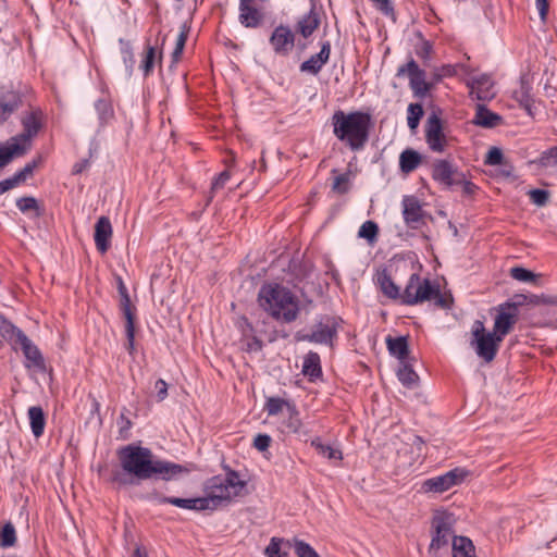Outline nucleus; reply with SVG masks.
<instances>
[{
	"label": "nucleus",
	"instance_id": "1",
	"mask_svg": "<svg viewBox=\"0 0 557 557\" xmlns=\"http://www.w3.org/2000/svg\"><path fill=\"white\" fill-rule=\"evenodd\" d=\"M333 133L352 151H360L369 140L372 127L371 115L362 111L345 113L337 110L332 115Z\"/></svg>",
	"mask_w": 557,
	"mask_h": 557
},
{
	"label": "nucleus",
	"instance_id": "2",
	"mask_svg": "<svg viewBox=\"0 0 557 557\" xmlns=\"http://www.w3.org/2000/svg\"><path fill=\"white\" fill-rule=\"evenodd\" d=\"M258 302L269 315L284 323L294 322L300 312L298 298L287 287L276 283L260 287Z\"/></svg>",
	"mask_w": 557,
	"mask_h": 557
},
{
	"label": "nucleus",
	"instance_id": "3",
	"mask_svg": "<svg viewBox=\"0 0 557 557\" xmlns=\"http://www.w3.org/2000/svg\"><path fill=\"white\" fill-rule=\"evenodd\" d=\"M21 124L23 131L20 134L0 143V171L32 149L33 139L44 127L42 111L39 108L33 109L22 117Z\"/></svg>",
	"mask_w": 557,
	"mask_h": 557
},
{
	"label": "nucleus",
	"instance_id": "4",
	"mask_svg": "<svg viewBox=\"0 0 557 557\" xmlns=\"http://www.w3.org/2000/svg\"><path fill=\"white\" fill-rule=\"evenodd\" d=\"M424 301H434V305L442 309H449L451 305V299L442 294L438 284L412 273L401 294V304L414 306Z\"/></svg>",
	"mask_w": 557,
	"mask_h": 557
},
{
	"label": "nucleus",
	"instance_id": "5",
	"mask_svg": "<svg viewBox=\"0 0 557 557\" xmlns=\"http://www.w3.org/2000/svg\"><path fill=\"white\" fill-rule=\"evenodd\" d=\"M246 481L239 479L237 471L227 469L225 478L215 475L208 480L205 490L208 502V510H215L223 502H230L240 495L246 486Z\"/></svg>",
	"mask_w": 557,
	"mask_h": 557
},
{
	"label": "nucleus",
	"instance_id": "6",
	"mask_svg": "<svg viewBox=\"0 0 557 557\" xmlns=\"http://www.w3.org/2000/svg\"><path fill=\"white\" fill-rule=\"evenodd\" d=\"M117 458L122 470L137 480H148L153 459L152 451L147 447L126 445L117 450Z\"/></svg>",
	"mask_w": 557,
	"mask_h": 557
},
{
	"label": "nucleus",
	"instance_id": "7",
	"mask_svg": "<svg viewBox=\"0 0 557 557\" xmlns=\"http://www.w3.org/2000/svg\"><path fill=\"white\" fill-rule=\"evenodd\" d=\"M342 323L343 320L339 317L321 314L317 318L310 332L298 331L295 334V339L332 347L337 339Z\"/></svg>",
	"mask_w": 557,
	"mask_h": 557
},
{
	"label": "nucleus",
	"instance_id": "8",
	"mask_svg": "<svg viewBox=\"0 0 557 557\" xmlns=\"http://www.w3.org/2000/svg\"><path fill=\"white\" fill-rule=\"evenodd\" d=\"M472 339L471 347L475 350L476 355L485 362H492L499 349L503 337L493 332H486L484 323L475 320L471 329Z\"/></svg>",
	"mask_w": 557,
	"mask_h": 557
},
{
	"label": "nucleus",
	"instance_id": "9",
	"mask_svg": "<svg viewBox=\"0 0 557 557\" xmlns=\"http://www.w3.org/2000/svg\"><path fill=\"white\" fill-rule=\"evenodd\" d=\"M9 341L14 347L20 346L26 360V367L44 368L45 361L38 347L27 337V335L17 326L10 324L5 331Z\"/></svg>",
	"mask_w": 557,
	"mask_h": 557
},
{
	"label": "nucleus",
	"instance_id": "10",
	"mask_svg": "<svg viewBox=\"0 0 557 557\" xmlns=\"http://www.w3.org/2000/svg\"><path fill=\"white\" fill-rule=\"evenodd\" d=\"M467 474L468 472L462 468L451 469L441 475L424 480L421 485V491L423 493L442 494L460 484Z\"/></svg>",
	"mask_w": 557,
	"mask_h": 557
},
{
	"label": "nucleus",
	"instance_id": "11",
	"mask_svg": "<svg viewBox=\"0 0 557 557\" xmlns=\"http://www.w3.org/2000/svg\"><path fill=\"white\" fill-rule=\"evenodd\" d=\"M432 529L434 530L429 552L436 555L442 547H446L450 540H454L451 517L447 513H437L433 517Z\"/></svg>",
	"mask_w": 557,
	"mask_h": 557
},
{
	"label": "nucleus",
	"instance_id": "12",
	"mask_svg": "<svg viewBox=\"0 0 557 557\" xmlns=\"http://www.w3.org/2000/svg\"><path fill=\"white\" fill-rule=\"evenodd\" d=\"M405 75H408L409 86L416 97L423 98L432 89V84L425 81V72L419 67L412 58L397 69L396 76L403 77Z\"/></svg>",
	"mask_w": 557,
	"mask_h": 557
},
{
	"label": "nucleus",
	"instance_id": "13",
	"mask_svg": "<svg viewBox=\"0 0 557 557\" xmlns=\"http://www.w3.org/2000/svg\"><path fill=\"white\" fill-rule=\"evenodd\" d=\"M432 178L444 187L451 188L463 181V173L453 162L440 159L432 164Z\"/></svg>",
	"mask_w": 557,
	"mask_h": 557
},
{
	"label": "nucleus",
	"instance_id": "14",
	"mask_svg": "<svg viewBox=\"0 0 557 557\" xmlns=\"http://www.w3.org/2000/svg\"><path fill=\"white\" fill-rule=\"evenodd\" d=\"M193 465H180L162 459H152L149 471V479H160L163 481L174 480L183 474H187L193 470Z\"/></svg>",
	"mask_w": 557,
	"mask_h": 557
},
{
	"label": "nucleus",
	"instance_id": "15",
	"mask_svg": "<svg viewBox=\"0 0 557 557\" xmlns=\"http://www.w3.org/2000/svg\"><path fill=\"white\" fill-rule=\"evenodd\" d=\"M143 498L150 502H157L158 504H171L173 506L188 510H208V502L205 500L203 497L180 498L174 496H164L160 494L157 490H152L151 492L143 496Z\"/></svg>",
	"mask_w": 557,
	"mask_h": 557
},
{
	"label": "nucleus",
	"instance_id": "16",
	"mask_svg": "<svg viewBox=\"0 0 557 557\" xmlns=\"http://www.w3.org/2000/svg\"><path fill=\"white\" fill-rule=\"evenodd\" d=\"M424 132L429 148L434 152H443L446 148L447 140L443 133L442 120L435 113H432L428 117Z\"/></svg>",
	"mask_w": 557,
	"mask_h": 557
},
{
	"label": "nucleus",
	"instance_id": "17",
	"mask_svg": "<svg viewBox=\"0 0 557 557\" xmlns=\"http://www.w3.org/2000/svg\"><path fill=\"white\" fill-rule=\"evenodd\" d=\"M493 331L500 337L509 334L518 321L519 310L513 305L500 304L497 307Z\"/></svg>",
	"mask_w": 557,
	"mask_h": 557
},
{
	"label": "nucleus",
	"instance_id": "18",
	"mask_svg": "<svg viewBox=\"0 0 557 557\" xmlns=\"http://www.w3.org/2000/svg\"><path fill=\"white\" fill-rule=\"evenodd\" d=\"M401 205L406 225L412 230L420 228L424 224L425 215L420 201L414 196H405Z\"/></svg>",
	"mask_w": 557,
	"mask_h": 557
},
{
	"label": "nucleus",
	"instance_id": "19",
	"mask_svg": "<svg viewBox=\"0 0 557 557\" xmlns=\"http://www.w3.org/2000/svg\"><path fill=\"white\" fill-rule=\"evenodd\" d=\"M270 45L276 54L287 55L294 48L295 35L288 26L278 25L270 37Z\"/></svg>",
	"mask_w": 557,
	"mask_h": 557
},
{
	"label": "nucleus",
	"instance_id": "20",
	"mask_svg": "<svg viewBox=\"0 0 557 557\" xmlns=\"http://www.w3.org/2000/svg\"><path fill=\"white\" fill-rule=\"evenodd\" d=\"M23 106V95L18 90L8 89L0 94V126Z\"/></svg>",
	"mask_w": 557,
	"mask_h": 557
},
{
	"label": "nucleus",
	"instance_id": "21",
	"mask_svg": "<svg viewBox=\"0 0 557 557\" xmlns=\"http://www.w3.org/2000/svg\"><path fill=\"white\" fill-rule=\"evenodd\" d=\"M467 85L470 88V96L480 101L491 100L495 96L493 82L488 75L483 74L472 77Z\"/></svg>",
	"mask_w": 557,
	"mask_h": 557
},
{
	"label": "nucleus",
	"instance_id": "22",
	"mask_svg": "<svg viewBox=\"0 0 557 557\" xmlns=\"http://www.w3.org/2000/svg\"><path fill=\"white\" fill-rule=\"evenodd\" d=\"M112 237V225L108 216H100L95 225L94 239L99 252L104 253L110 248Z\"/></svg>",
	"mask_w": 557,
	"mask_h": 557
},
{
	"label": "nucleus",
	"instance_id": "23",
	"mask_svg": "<svg viewBox=\"0 0 557 557\" xmlns=\"http://www.w3.org/2000/svg\"><path fill=\"white\" fill-rule=\"evenodd\" d=\"M331 55V42L324 41L321 45L320 52L311 55L307 61L300 64V72L317 75L327 63Z\"/></svg>",
	"mask_w": 557,
	"mask_h": 557
},
{
	"label": "nucleus",
	"instance_id": "24",
	"mask_svg": "<svg viewBox=\"0 0 557 557\" xmlns=\"http://www.w3.org/2000/svg\"><path fill=\"white\" fill-rule=\"evenodd\" d=\"M374 282L384 296L389 299H399L401 301L403 293H400L399 287L392 280L387 269L377 271L374 277Z\"/></svg>",
	"mask_w": 557,
	"mask_h": 557
},
{
	"label": "nucleus",
	"instance_id": "25",
	"mask_svg": "<svg viewBox=\"0 0 557 557\" xmlns=\"http://www.w3.org/2000/svg\"><path fill=\"white\" fill-rule=\"evenodd\" d=\"M239 9V23L246 28H257L263 21L262 12L252 4H246Z\"/></svg>",
	"mask_w": 557,
	"mask_h": 557
},
{
	"label": "nucleus",
	"instance_id": "26",
	"mask_svg": "<svg viewBox=\"0 0 557 557\" xmlns=\"http://www.w3.org/2000/svg\"><path fill=\"white\" fill-rule=\"evenodd\" d=\"M503 121V117L490 111L484 104L476 106V112L473 119V124L484 127V128H493L498 126Z\"/></svg>",
	"mask_w": 557,
	"mask_h": 557
},
{
	"label": "nucleus",
	"instance_id": "27",
	"mask_svg": "<svg viewBox=\"0 0 557 557\" xmlns=\"http://www.w3.org/2000/svg\"><path fill=\"white\" fill-rule=\"evenodd\" d=\"M98 117V132L104 129L114 120V110L109 99H98L95 104Z\"/></svg>",
	"mask_w": 557,
	"mask_h": 557
},
{
	"label": "nucleus",
	"instance_id": "28",
	"mask_svg": "<svg viewBox=\"0 0 557 557\" xmlns=\"http://www.w3.org/2000/svg\"><path fill=\"white\" fill-rule=\"evenodd\" d=\"M301 372L310 381H314L322 375L321 359L318 352L309 351L305 356Z\"/></svg>",
	"mask_w": 557,
	"mask_h": 557
},
{
	"label": "nucleus",
	"instance_id": "29",
	"mask_svg": "<svg viewBox=\"0 0 557 557\" xmlns=\"http://www.w3.org/2000/svg\"><path fill=\"white\" fill-rule=\"evenodd\" d=\"M386 345L389 354L396 357L400 362L407 361L409 356V346L405 336L386 338Z\"/></svg>",
	"mask_w": 557,
	"mask_h": 557
},
{
	"label": "nucleus",
	"instance_id": "30",
	"mask_svg": "<svg viewBox=\"0 0 557 557\" xmlns=\"http://www.w3.org/2000/svg\"><path fill=\"white\" fill-rule=\"evenodd\" d=\"M28 419L32 433L35 437H40L45 432L46 416L40 406H33L28 408Z\"/></svg>",
	"mask_w": 557,
	"mask_h": 557
},
{
	"label": "nucleus",
	"instance_id": "31",
	"mask_svg": "<svg viewBox=\"0 0 557 557\" xmlns=\"http://www.w3.org/2000/svg\"><path fill=\"white\" fill-rule=\"evenodd\" d=\"M319 24L320 18L314 7H312L311 10L298 21L297 29L305 38H308L318 28Z\"/></svg>",
	"mask_w": 557,
	"mask_h": 557
},
{
	"label": "nucleus",
	"instance_id": "32",
	"mask_svg": "<svg viewBox=\"0 0 557 557\" xmlns=\"http://www.w3.org/2000/svg\"><path fill=\"white\" fill-rule=\"evenodd\" d=\"M531 90V85L527 81L521 79L520 87L513 92L515 99L530 115L532 114V107L534 103Z\"/></svg>",
	"mask_w": 557,
	"mask_h": 557
},
{
	"label": "nucleus",
	"instance_id": "33",
	"mask_svg": "<svg viewBox=\"0 0 557 557\" xmlns=\"http://www.w3.org/2000/svg\"><path fill=\"white\" fill-rule=\"evenodd\" d=\"M292 542L278 537H272L269 545L264 549L268 557H289Z\"/></svg>",
	"mask_w": 557,
	"mask_h": 557
},
{
	"label": "nucleus",
	"instance_id": "34",
	"mask_svg": "<svg viewBox=\"0 0 557 557\" xmlns=\"http://www.w3.org/2000/svg\"><path fill=\"white\" fill-rule=\"evenodd\" d=\"M421 154L413 149H406L400 153L399 168L404 173L413 172L421 163Z\"/></svg>",
	"mask_w": 557,
	"mask_h": 557
},
{
	"label": "nucleus",
	"instance_id": "35",
	"mask_svg": "<svg viewBox=\"0 0 557 557\" xmlns=\"http://www.w3.org/2000/svg\"><path fill=\"white\" fill-rule=\"evenodd\" d=\"M453 557H474V546L472 542L465 536H454Z\"/></svg>",
	"mask_w": 557,
	"mask_h": 557
},
{
	"label": "nucleus",
	"instance_id": "36",
	"mask_svg": "<svg viewBox=\"0 0 557 557\" xmlns=\"http://www.w3.org/2000/svg\"><path fill=\"white\" fill-rule=\"evenodd\" d=\"M311 446L315 448L319 455L330 460H342V451L331 445L323 444L319 437L311 441Z\"/></svg>",
	"mask_w": 557,
	"mask_h": 557
},
{
	"label": "nucleus",
	"instance_id": "37",
	"mask_svg": "<svg viewBox=\"0 0 557 557\" xmlns=\"http://www.w3.org/2000/svg\"><path fill=\"white\" fill-rule=\"evenodd\" d=\"M398 380L407 387H412L417 384L419 376L407 361L400 362L397 371Z\"/></svg>",
	"mask_w": 557,
	"mask_h": 557
},
{
	"label": "nucleus",
	"instance_id": "38",
	"mask_svg": "<svg viewBox=\"0 0 557 557\" xmlns=\"http://www.w3.org/2000/svg\"><path fill=\"white\" fill-rule=\"evenodd\" d=\"M119 44L121 47V55H122V60L125 65L126 72L131 75L133 73L134 65H135V58H134L132 45L128 40H125L123 38H121L119 40Z\"/></svg>",
	"mask_w": 557,
	"mask_h": 557
},
{
	"label": "nucleus",
	"instance_id": "39",
	"mask_svg": "<svg viewBox=\"0 0 557 557\" xmlns=\"http://www.w3.org/2000/svg\"><path fill=\"white\" fill-rule=\"evenodd\" d=\"M16 543V531L11 522H7L0 530V547L9 548Z\"/></svg>",
	"mask_w": 557,
	"mask_h": 557
},
{
	"label": "nucleus",
	"instance_id": "40",
	"mask_svg": "<svg viewBox=\"0 0 557 557\" xmlns=\"http://www.w3.org/2000/svg\"><path fill=\"white\" fill-rule=\"evenodd\" d=\"M350 172L338 174L334 177L332 190L336 194L344 195L350 189Z\"/></svg>",
	"mask_w": 557,
	"mask_h": 557
},
{
	"label": "nucleus",
	"instance_id": "41",
	"mask_svg": "<svg viewBox=\"0 0 557 557\" xmlns=\"http://www.w3.org/2000/svg\"><path fill=\"white\" fill-rule=\"evenodd\" d=\"M407 124L410 129L418 127L421 117L423 116V108L420 103H410L408 106Z\"/></svg>",
	"mask_w": 557,
	"mask_h": 557
},
{
	"label": "nucleus",
	"instance_id": "42",
	"mask_svg": "<svg viewBox=\"0 0 557 557\" xmlns=\"http://www.w3.org/2000/svg\"><path fill=\"white\" fill-rule=\"evenodd\" d=\"M535 163L542 168L557 166V146L543 151Z\"/></svg>",
	"mask_w": 557,
	"mask_h": 557
},
{
	"label": "nucleus",
	"instance_id": "43",
	"mask_svg": "<svg viewBox=\"0 0 557 557\" xmlns=\"http://www.w3.org/2000/svg\"><path fill=\"white\" fill-rule=\"evenodd\" d=\"M509 274L513 280L523 283H533L537 278V275L535 273L522 267L511 268Z\"/></svg>",
	"mask_w": 557,
	"mask_h": 557
},
{
	"label": "nucleus",
	"instance_id": "44",
	"mask_svg": "<svg viewBox=\"0 0 557 557\" xmlns=\"http://www.w3.org/2000/svg\"><path fill=\"white\" fill-rule=\"evenodd\" d=\"M379 233V226L373 221H366L359 228L358 236L373 243Z\"/></svg>",
	"mask_w": 557,
	"mask_h": 557
},
{
	"label": "nucleus",
	"instance_id": "45",
	"mask_svg": "<svg viewBox=\"0 0 557 557\" xmlns=\"http://www.w3.org/2000/svg\"><path fill=\"white\" fill-rule=\"evenodd\" d=\"M288 406H292L288 401L280 397H270L267 399L264 409L269 416H276L284 407L288 410Z\"/></svg>",
	"mask_w": 557,
	"mask_h": 557
},
{
	"label": "nucleus",
	"instance_id": "46",
	"mask_svg": "<svg viewBox=\"0 0 557 557\" xmlns=\"http://www.w3.org/2000/svg\"><path fill=\"white\" fill-rule=\"evenodd\" d=\"M40 162L41 157H38L37 159H34L30 162L26 163L23 169H21L13 175L15 177V181H17L18 184L24 183L29 176L33 175L35 169L40 164Z\"/></svg>",
	"mask_w": 557,
	"mask_h": 557
},
{
	"label": "nucleus",
	"instance_id": "47",
	"mask_svg": "<svg viewBox=\"0 0 557 557\" xmlns=\"http://www.w3.org/2000/svg\"><path fill=\"white\" fill-rule=\"evenodd\" d=\"M292 547H294L297 557H319L314 548L302 540L295 539Z\"/></svg>",
	"mask_w": 557,
	"mask_h": 557
},
{
	"label": "nucleus",
	"instance_id": "48",
	"mask_svg": "<svg viewBox=\"0 0 557 557\" xmlns=\"http://www.w3.org/2000/svg\"><path fill=\"white\" fill-rule=\"evenodd\" d=\"M111 481L116 483L119 486H126L137 484L139 480L135 479L132 474L125 472L124 470H116L112 473Z\"/></svg>",
	"mask_w": 557,
	"mask_h": 557
},
{
	"label": "nucleus",
	"instance_id": "49",
	"mask_svg": "<svg viewBox=\"0 0 557 557\" xmlns=\"http://www.w3.org/2000/svg\"><path fill=\"white\" fill-rule=\"evenodd\" d=\"M121 310L126 323L135 324V308L132 306L129 295L121 296Z\"/></svg>",
	"mask_w": 557,
	"mask_h": 557
},
{
	"label": "nucleus",
	"instance_id": "50",
	"mask_svg": "<svg viewBox=\"0 0 557 557\" xmlns=\"http://www.w3.org/2000/svg\"><path fill=\"white\" fill-rule=\"evenodd\" d=\"M154 59H156V49L151 46H148L146 49V55L140 64V69L144 72V76H148L154 65Z\"/></svg>",
	"mask_w": 557,
	"mask_h": 557
},
{
	"label": "nucleus",
	"instance_id": "51",
	"mask_svg": "<svg viewBox=\"0 0 557 557\" xmlns=\"http://www.w3.org/2000/svg\"><path fill=\"white\" fill-rule=\"evenodd\" d=\"M286 428L289 432L297 433L301 428L299 412L295 406H288V422Z\"/></svg>",
	"mask_w": 557,
	"mask_h": 557
},
{
	"label": "nucleus",
	"instance_id": "52",
	"mask_svg": "<svg viewBox=\"0 0 557 557\" xmlns=\"http://www.w3.org/2000/svg\"><path fill=\"white\" fill-rule=\"evenodd\" d=\"M529 196L534 205L543 207L548 202L549 191L545 189H531Z\"/></svg>",
	"mask_w": 557,
	"mask_h": 557
},
{
	"label": "nucleus",
	"instance_id": "53",
	"mask_svg": "<svg viewBox=\"0 0 557 557\" xmlns=\"http://www.w3.org/2000/svg\"><path fill=\"white\" fill-rule=\"evenodd\" d=\"M16 207L23 213L32 210H38V202L34 197H21L16 200Z\"/></svg>",
	"mask_w": 557,
	"mask_h": 557
},
{
	"label": "nucleus",
	"instance_id": "54",
	"mask_svg": "<svg viewBox=\"0 0 557 557\" xmlns=\"http://www.w3.org/2000/svg\"><path fill=\"white\" fill-rule=\"evenodd\" d=\"M504 160L503 151L497 147H492L486 157H485V164L488 165H500Z\"/></svg>",
	"mask_w": 557,
	"mask_h": 557
},
{
	"label": "nucleus",
	"instance_id": "55",
	"mask_svg": "<svg viewBox=\"0 0 557 557\" xmlns=\"http://www.w3.org/2000/svg\"><path fill=\"white\" fill-rule=\"evenodd\" d=\"M230 178H231V173L227 170L221 172L218 176L214 177V180L211 184L210 193L214 194L219 189H222L225 186V184L230 181Z\"/></svg>",
	"mask_w": 557,
	"mask_h": 557
},
{
	"label": "nucleus",
	"instance_id": "56",
	"mask_svg": "<svg viewBox=\"0 0 557 557\" xmlns=\"http://www.w3.org/2000/svg\"><path fill=\"white\" fill-rule=\"evenodd\" d=\"M272 438L268 434H258L253 438V447L259 451H265L271 445Z\"/></svg>",
	"mask_w": 557,
	"mask_h": 557
},
{
	"label": "nucleus",
	"instance_id": "57",
	"mask_svg": "<svg viewBox=\"0 0 557 557\" xmlns=\"http://www.w3.org/2000/svg\"><path fill=\"white\" fill-rule=\"evenodd\" d=\"M373 5L384 15H394V7L391 0H370Z\"/></svg>",
	"mask_w": 557,
	"mask_h": 557
},
{
	"label": "nucleus",
	"instance_id": "58",
	"mask_svg": "<svg viewBox=\"0 0 557 557\" xmlns=\"http://www.w3.org/2000/svg\"><path fill=\"white\" fill-rule=\"evenodd\" d=\"M125 334L127 339L125 348L129 354H133L135 348V324L125 323Z\"/></svg>",
	"mask_w": 557,
	"mask_h": 557
},
{
	"label": "nucleus",
	"instance_id": "59",
	"mask_svg": "<svg viewBox=\"0 0 557 557\" xmlns=\"http://www.w3.org/2000/svg\"><path fill=\"white\" fill-rule=\"evenodd\" d=\"M432 45L430 41H422L420 46L416 48V54L423 60H429L432 54Z\"/></svg>",
	"mask_w": 557,
	"mask_h": 557
},
{
	"label": "nucleus",
	"instance_id": "60",
	"mask_svg": "<svg viewBox=\"0 0 557 557\" xmlns=\"http://www.w3.org/2000/svg\"><path fill=\"white\" fill-rule=\"evenodd\" d=\"M455 74V69L451 65H443L441 69H437L433 73V79L435 83L442 81L443 77L453 76Z\"/></svg>",
	"mask_w": 557,
	"mask_h": 557
},
{
	"label": "nucleus",
	"instance_id": "61",
	"mask_svg": "<svg viewBox=\"0 0 557 557\" xmlns=\"http://www.w3.org/2000/svg\"><path fill=\"white\" fill-rule=\"evenodd\" d=\"M154 388L157 391V399L158 401H162L168 396V384L164 380L159 379L156 381Z\"/></svg>",
	"mask_w": 557,
	"mask_h": 557
},
{
	"label": "nucleus",
	"instance_id": "62",
	"mask_svg": "<svg viewBox=\"0 0 557 557\" xmlns=\"http://www.w3.org/2000/svg\"><path fill=\"white\" fill-rule=\"evenodd\" d=\"M457 186H461L462 194L468 197L473 196L475 194V191L478 190V186L475 184H473L472 182L467 181L465 175H463V181L460 182Z\"/></svg>",
	"mask_w": 557,
	"mask_h": 557
},
{
	"label": "nucleus",
	"instance_id": "63",
	"mask_svg": "<svg viewBox=\"0 0 557 557\" xmlns=\"http://www.w3.org/2000/svg\"><path fill=\"white\" fill-rule=\"evenodd\" d=\"M504 304L513 305L515 308L519 310V307L528 305V295L517 294L511 300L505 301Z\"/></svg>",
	"mask_w": 557,
	"mask_h": 557
},
{
	"label": "nucleus",
	"instance_id": "64",
	"mask_svg": "<svg viewBox=\"0 0 557 557\" xmlns=\"http://www.w3.org/2000/svg\"><path fill=\"white\" fill-rule=\"evenodd\" d=\"M20 184L17 183V181H15V177L12 176V177H9L4 181H1L0 182V195L4 194L5 191L18 186Z\"/></svg>",
	"mask_w": 557,
	"mask_h": 557
}]
</instances>
